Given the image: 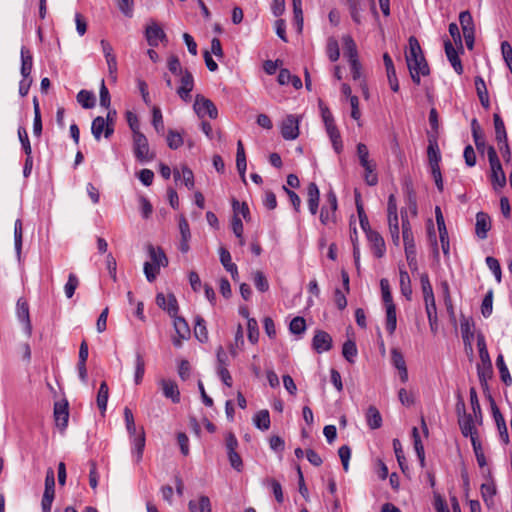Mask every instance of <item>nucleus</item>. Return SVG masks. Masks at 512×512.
Here are the masks:
<instances>
[{
    "mask_svg": "<svg viewBox=\"0 0 512 512\" xmlns=\"http://www.w3.org/2000/svg\"><path fill=\"white\" fill-rule=\"evenodd\" d=\"M459 22L463 31V34L466 32L475 31L474 21L472 15L469 11H462L459 15Z\"/></svg>",
    "mask_w": 512,
    "mask_h": 512,
    "instance_id": "nucleus-43",
    "label": "nucleus"
},
{
    "mask_svg": "<svg viewBox=\"0 0 512 512\" xmlns=\"http://www.w3.org/2000/svg\"><path fill=\"white\" fill-rule=\"evenodd\" d=\"M427 155H428V160H429V164L431 167V171L439 170L440 169L439 162L441 161V155H440L439 147H438V144L436 141L429 142V146L427 149Z\"/></svg>",
    "mask_w": 512,
    "mask_h": 512,
    "instance_id": "nucleus-25",
    "label": "nucleus"
},
{
    "mask_svg": "<svg viewBox=\"0 0 512 512\" xmlns=\"http://www.w3.org/2000/svg\"><path fill=\"white\" fill-rule=\"evenodd\" d=\"M488 160L491 167V181L494 187H503L506 184V177L502 169V165L494 147L489 146L487 149Z\"/></svg>",
    "mask_w": 512,
    "mask_h": 512,
    "instance_id": "nucleus-3",
    "label": "nucleus"
},
{
    "mask_svg": "<svg viewBox=\"0 0 512 512\" xmlns=\"http://www.w3.org/2000/svg\"><path fill=\"white\" fill-rule=\"evenodd\" d=\"M156 303L160 308L167 310L168 313L172 316H175L178 311L177 300L172 294L168 295L167 297L162 293L157 294Z\"/></svg>",
    "mask_w": 512,
    "mask_h": 512,
    "instance_id": "nucleus-16",
    "label": "nucleus"
},
{
    "mask_svg": "<svg viewBox=\"0 0 512 512\" xmlns=\"http://www.w3.org/2000/svg\"><path fill=\"white\" fill-rule=\"evenodd\" d=\"M344 56L348 59V62H355L359 60L358 50L355 41L350 35H344L342 37Z\"/></svg>",
    "mask_w": 512,
    "mask_h": 512,
    "instance_id": "nucleus-18",
    "label": "nucleus"
},
{
    "mask_svg": "<svg viewBox=\"0 0 512 512\" xmlns=\"http://www.w3.org/2000/svg\"><path fill=\"white\" fill-rule=\"evenodd\" d=\"M425 310L429 321L430 330L433 335H436L439 329L436 303L432 304V306L425 305Z\"/></svg>",
    "mask_w": 512,
    "mask_h": 512,
    "instance_id": "nucleus-35",
    "label": "nucleus"
},
{
    "mask_svg": "<svg viewBox=\"0 0 512 512\" xmlns=\"http://www.w3.org/2000/svg\"><path fill=\"white\" fill-rule=\"evenodd\" d=\"M91 132L95 140L99 141L102 134L105 138H110L114 132V127L112 123H108L103 117L98 116L92 121Z\"/></svg>",
    "mask_w": 512,
    "mask_h": 512,
    "instance_id": "nucleus-6",
    "label": "nucleus"
},
{
    "mask_svg": "<svg viewBox=\"0 0 512 512\" xmlns=\"http://www.w3.org/2000/svg\"><path fill=\"white\" fill-rule=\"evenodd\" d=\"M289 330L291 333L296 334V335L304 333L306 330L305 319L300 316L293 318L290 322Z\"/></svg>",
    "mask_w": 512,
    "mask_h": 512,
    "instance_id": "nucleus-50",
    "label": "nucleus"
},
{
    "mask_svg": "<svg viewBox=\"0 0 512 512\" xmlns=\"http://www.w3.org/2000/svg\"><path fill=\"white\" fill-rule=\"evenodd\" d=\"M328 206H323L320 211V221L323 225L336 223V210L338 207L336 194L330 190L326 195Z\"/></svg>",
    "mask_w": 512,
    "mask_h": 512,
    "instance_id": "nucleus-5",
    "label": "nucleus"
},
{
    "mask_svg": "<svg viewBox=\"0 0 512 512\" xmlns=\"http://www.w3.org/2000/svg\"><path fill=\"white\" fill-rule=\"evenodd\" d=\"M160 267L152 262L144 263V273L149 282H153L159 274Z\"/></svg>",
    "mask_w": 512,
    "mask_h": 512,
    "instance_id": "nucleus-63",
    "label": "nucleus"
},
{
    "mask_svg": "<svg viewBox=\"0 0 512 512\" xmlns=\"http://www.w3.org/2000/svg\"><path fill=\"white\" fill-rule=\"evenodd\" d=\"M401 214H402V237H403L405 251L416 249L410 223H409L407 217L404 216L403 212Z\"/></svg>",
    "mask_w": 512,
    "mask_h": 512,
    "instance_id": "nucleus-22",
    "label": "nucleus"
},
{
    "mask_svg": "<svg viewBox=\"0 0 512 512\" xmlns=\"http://www.w3.org/2000/svg\"><path fill=\"white\" fill-rule=\"evenodd\" d=\"M444 48L445 54L449 62L451 63L453 69L458 75H461L463 73V66L458 56L457 50L454 48L449 39L444 40Z\"/></svg>",
    "mask_w": 512,
    "mask_h": 512,
    "instance_id": "nucleus-13",
    "label": "nucleus"
},
{
    "mask_svg": "<svg viewBox=\"0 0 512 512\" xmlns=\"http://www.w3.org/2000/svg\"><path fill=\"white\" fill-rule=\"evenodd\" d=\"M393 449H394L398 464H399L401 470L404 472L405 468H407L406 459H405L402 445H401V442L399 441V439H393Z\"/></svg>",
    "mask_w": 512,
    "mask_h": 512,
    "instance_id": "nucleus-52",
    "label": "nucleus"
},
{
    "mask_svg": "<svg viewBox=\"0 0 512 512\" xmlns=\"http://www.w3.org/2000/svg\"><path fill=\"white\" fill-rule=\"evenodd\" d=\"M420 283H421V288H422L423 299H424L425 305L432 306V304H435V297H434L433 288H432V285L430 283L429 276L427 273H422L420 275Z\"/></svg>",
    "mask_w": 512,
    "mask_h": 512,
    "instance_id": "nucleus-20",
    "label": "nucleus"
},
{
    "mask_svg": "<svg viewBox=\"0 0 512 512\" xmlns=\"http://www.w3.org/2000/svg\"><path fill=\"white\" fill-rule=\"evenodd\" d=\"M494 127H495V138L498 144H503L504 148L509 152V146L507 143V133L503 120L498 114H494Z\"/></svg>",
    "mask_w": 512,
    "mask_h": 512,
    "instance_id": "nucleus-19",
    "label": "nucleus"
},
{
    "mask_svg": "<svg viewBox=\"0 0 512 512\" xmlns=\"http://www.w3.org/2000/svg\"><path fill=\"white\" fill-rule=\"evenodd\" d=\"M152 125L155 128L156 132L159 134H163L164 132V122L162 112L159 107L154 106L152 109Z\"/></svg>",
    "mask_w": 512,
    "mask_h": 512,
    "instance_id": "nucleus-46",
    "label": "nucleus"
},
{
    "mask_svg": "<svg viewBox=\"0 0 512 512\" xmlns=\"http://www.w3.org/2000/svg\"><path fill=\"white\" fill-rule=\"evenodd\" d=\"M254 425L262 430L266 431L270 427V415L268 410H260L253 418Z\"/></svg>",
    "mask_w": 512,
    "mask_h": 512,
    "instance_id": "nucleus-33",
    "label": "nucleus"
},
{
    "mask_svg": "<svg viewBox=\"0 0 512 512\" xmlns=\"http://www.w3.org/2000/svg\"><path fill=\"white\" fill-rule=\"evenodd\" d=\"M248 339L252 344H255L259 338L258 323L254 318H248L247 321Z\"/></svg>",
    "mask_w": 512,
    "mask_h": 512,
    "instance_id": "nucleus-51",
    "label": "nucleus"
},
{
    "mask_svg": "<svg viewBox=\"0 0 512 512\" xmlns=\"http://www.w3.org/2000/svg\"><path fill=\"white\" fill-rule=\"evenodd\" d=\"M22 237H23L22 220L17 219L15 221V225H14V244H15V251H16V254L18 257H20V255H21Z\"/></svg>",
    "mask_w": 512,
    "mask_h": 512,
    "instance_id": "nucleus-42",
    "label": "nucleus"
},
{
    "mask_svg": "<svg viewBox=\"0 0 512 512\" xmlns=\"http://www.w3.org/2000/svg\"><path fill=\"white\" fill-rule=\"evenodd\" d=\"M391 363L397 370L407 367L403 354L397 348L391 349Z\"/></svg>",
    "mask_w": 512,
    "mask_h": 512,
    "instance_id": "nucleus-59",
    "label": "nucleus"
},
{
    "mask_svg": "<svg viewBox=\"0 0 512 512\" xmlns=\"http://www.w3.org/2000/svg\"><path fill=\"white\" fill-rule=\"evenodd\" d=\"M380 288H381V292H382V299H383L385 306L389 305V304H394L391 290H390V284L386 278H383L380 280Z\"/></svg>",
    "mask_w": 512,
    "mask_h": 512,
    "instance_id": "nucleus-58",
    "label": "nucleus"
},
{
    "mask_svg": "<svg viewBox=\"0 0 512 512\" xmlns=\"http://www.w3.org/2000/svg\"><path fill=\"white\" fill-rule=\"evenodd\" d=\"M167 144L169 148L176 150L183 145V138L180 133L169 130L167 135Z\"/></svg>",
    "mask_w": 512,
    "mask_h": 512,
    "instance_id": "nucleus-54",
    "label": "nucleus"
},
{
    "mask_svg": "<svg viewBox=\"0 0 512 512\" xmlns=\"http://www.w3.org/2000/svg\"><path fill=\"white\" fill-rule=\"evenodd\" d=\"M343 357L350 363L354 362V358L357 356V347L354 341L347 340L343 344L342 348Z\"/></svg>",
    "mask_w": 512,
    "mask_h": 512,
    "instance_id": "nucleus-45",
    "label": "nucleus"
},
{
    "mask_svg": "<svg viewBox=\"0 0 512 512\" xmlns=\"http://www.w3.org/2000/svg\"><path fill=\"white\" fill-rule=\"evenodd\" d=\"M149 256L151 262L159 267H166L168 265V259L161 248H154L152 245L148 247Z\"/></svg>",
    "mask_w": 512,
    "mask_h": 512,
    "instance_id": "nucleus-32",
    "label": "nucleus"
},
{
    "mask_svg": "<svg viewBox=\"0 0 512 512\" xmlns=\"http://www.w3.org/2000/svg\"><path fill=\"white\" fill-rule=\"evenodd\" d=\"M485 261H486V264L489 267V269L494 274L496 281L498 283H500L501 282L502 272H501V266H500L499 261L496 258L492 257V256L486 257Z\"/></svg>",
    "mask_w": 512,
    "mask_h": 512,
    "instance_id": "nucleus-56",
    "label": "nucleus"
},
{
    "mask_svg": "<svg viewBox=\"0 0 512 512\" xmlns=\"http://www.w3.org/2000/svg\"><path fill=\"white\" fill-rule=\"evenodd\" d=\"M195 337L202 343L207 342L208 340V331L205 325V320L201 316H197L195 318V327H194Z\"/></svg>",
    "mask_w": 512,
    "mask_h": 512,
    "instance_id": "nucleus-36",
    "label": "nucleus"
},
{
    "mask_svg": "<svg viewBox=\"0 0 512 512\" xmlns=\"http://www.w3.org/2000/svg\"><path fill=\"white\" fill-rule=\"evenodd\" d=\"M77 101L85 109H91L95 106V95L87 90H81L77 94Z\"/></svg>",
    "mask_w": 512,
    "mask_h": 512,
    "instance_id": "nucleus-41",
    "label": "nucleus"
},
{
    "mask_svg": "<svg viewBox=\"0 0 512 512\" xmlns=\"http://www.w3.org/2000/svg\"><path fill=\"white\" fill-rule=\"evenodd\" d=\"M167 66L169 71L176 76H181L185 71L182 69L179 58L175 55L168 58Z\"/></svg>",
    "mask_w": 512,
    "mask_h": 512,
    "instance_id": "nucleus-60",
    "label": "nucleus"
},
{
    "mask_svg": "<svg viewBox=\"0 0 512 512\" xmlns=\"http://www.w3.org/2000/svg\"><path fill=\"white\" fill-rule=\"evenodd\" d=\"M174 327L181 339H187L190 336V328L184 318L175 317Z\"/></svg>",
    "mask_w": 512,
    "mask_h": 512,
    "instance_id": "nucleus-44",
    "label": "nucleus"
},
{
    "mask_svg": "<svg viewBox=\"0 0 512 512\" xmlns=\"http://www.w3.org/2000/svg\"><path fill=\"white\" fill-rule=\"evenodd\" d=\"M458 422L461 429V433L463 434L464 437L469 436L471 439L472 437L477 436V431L474 426V420L471 414L458 418Z\"/></svg>",
    "mask_w": 512,
    "mask_h": 512,
    "instance_id": "nucleus-23",
    "label": "nucleus"
},
{
    "mask_svg": "<svg viewBox=\"0 0 512 512\" xmlns=\"http://www.w3.org/2000/svg\"><path fill=\"white\" fill-rule=\"evenodd\" d=\"M159 383L166 398L171 399L173 403L180 402V391L175 381L162 379Z\"/></svg>",
    "mask_w": 512,
    "mask_h": 512,
    "instance_id": "nucleus-14",
    "label": "nucleus"
},
{
    "mask_svg": "<svg viewBox=\"0 0 512 512\" xmlns=\"http://www.w3.org/2000/svg\"><path fill=\"white\" fill-rule=\"evenodd\" d=\"M493 310V290H489L481 304V313L485 318H488L492 314Z\"/></svg>",
    "mask_w": 512,
    "mask_h": 512,
    "instance_id": "nucleus-49",
    "label": "nucleus"
},
{
    "mask_svg": "<svg viewBox=\"0 0 512 512\" xmlns=\"http://www.w3.org/2000/svg\"><path fill=\"white\" fill-rule=\"evenodd\" d=\"M16 306H17V316L21 322L25 323L26 331H27L28 335H30L31 331H32V325H31L30 316H29L28 303L23 298H20V299H18Z\"/></svg>",
    "mask_w": 512,
    "mask_h": 512,
    "instance_id": "nucleus-21",
    "label": "nucleus"
},
{
    "mask_svg": "<svg viewBox=\"0 0 512 512\" xmlns=\"http://www.w3.org/2000/svg\"><path fill=\"white\" fill-rule=\"evenodd\" d=\"M193 108L200 118L208 116L210 119H216L218 116V110L215 104L201 94L195 96Z\"/></svg>",
    "mask_w": 512,
    "mask_h": 512,
    "instance_id": "nucleus-4",
    "label": "nucleus"
},
{
    "mask_svg": "<svg viewBox=\"0 0 512 512\" xmlns=\"http://www.w3.org/2000/svg\"><path fill=\"white\" fill-rule=\"evenodd\" d=\"M470 403H471V407H472V410H473V414H474V417H475V421L479 424L482 423V412H481V407H480V403H479V400H478V396H477V392L475 390V388H470Z\"/></svg>",
    "mask_w": 512,
    "mask_h": 512,
    "instance_id": "nucleus-40",
    "label": "nucleus"
},
{
    "mask_svg": "<svg viewBox=\"0 0 512 512\" xmlns=\"http://www.w3.org/2000/svg\"><path fill=\"white\" fill-rule=\"evenodd\" d=\"M281 135L285 140H294L299 135V119L288 115L281 124Z\"/></svg>",
    "mask_w": 512,
    "mask_h": 512,
    "instance_id": "nucleus-7",
    "label": "nucleus"
},
{
    "mask_svg": "<svg viewBox=\"0 0 512 512\" xmlns=\"http://www.w3.org/2000/svg\"><path fill=\"white\" fill-rule=\"evenodd\" d=\"M78 285L79 280L77 276L73 273H70L68 276L67 283L64 286V291L67 298H72Z\"/></svg>",
    "mask_w": 512,
    "mask_h": 512,
    "instance_id": "nucleus-55",
    "label": "nucleus"
},
{
    "mask_svg": "<svg viewBox=\"0 0 512 512\" xmlns=\"http://www.w3.org/2000/svg\"><path fill=\"white\" fill-rule=\"evenodd\" d=\"M400 276V290L402 295L407 299L411 300L412 297V287L411 280L408 272L400 267L399 269Z\"/></svg>",
    "mask_w": 512,
    "mask_h": 512,
    "instance_id": "nucleus-29",
    "label": "nucleus"
},
{
    "mask_svg": "<svg viewBox=\"0 0 512 512\" xmlns=\"http://www.w3.org/2000/svg\"><path fill=\"white\" fill-rule=\"evenodd\" d=\"M54 419L56 426L61 430H64L67 427L69 419V410L68 402L66 400L55 402Z\"/></svg>",
    "mask_w": 512,
    "mask_h": 512,
    "instance_id": "nucleus-9",
    "label": "nucleus"
},
{
    "mask_svg": "<svg viewBox=\"0 0 512 512\" xmlns=\"http://www.w3.org/2000/svg\"><path fill=\"white\" fill-rule=\"evenodd\" d=\"M18 137H19V140L21 142L22 148H23L26 156H29L30 154H32L31 144H30V141L28 138L27 131L24 127H19Z\"/></svg>",
    "mask_w": 512,
    "mask_h": 512,
    "instance_id": "nucleus-61",
    "label": "nucleus"
},
{
    "mask_svg": "<svg viewBox=\"0 0 512 512\" xmlns=\"http://www.w3.org/2000/svg\"><path fill=\"white\" fill-rule=\"evenodd\" d=\"M355 202H356V208H357L360 226L365 233H368V231H371V228H370L368 217L364 211V207H363V204L360 199V194L358 192H356V195H355Z\"/></svg>",
    "mask_w": 512,
    "mask_h": 512,
    "instance_id": "nucleus-31",
    "label": "nucleus"
},
{
    "mask_svg": "<svg viewBox=\"0 0 512 512\" xmlns=\"http://www.w3.org/2000/svg\"><path fill=\"white\" fill-rule=\"evenodd\" d=\"M109 397V388L105 381L100 384L98 394H97V406L101 410V412H105L107 408V402Z\"/></svg>",
    "mask_w": 512,
    "mask_h": 512,
    "instance_id": "nucleus-37",
    "label": "nucleus"
},
{
    "mask_svg": "<svg viewBox=\"0 0 512 512\" xmlns=\"http://www.w3.org/2000/svg\"><path fill=\"white\" fill-rule=\"evenodd\" d=\"M471 130H472V136L475 143L476 148L483 152L485 148V139L484 135L481 129L480 124L478 123L477 119L474 118L471 121Z\"/></svg>",
    "mask_w": 512,
    "mask_h": 512,
    "instance_id": "nucleus-28",
    "label": "nucleus"
},
{
    "mask_svg": "<svg viewBox=\"0 0 512 512\" xmlns=\"http://www.w3.org/2000/svg\"><path fill=\"white\" fill-rule=\"evenodd\" d=\"M496 366L499 370V373H500V378L502 380V382L509 386L512 384V377L509 373V370H508V367L507 365L505 364V361H504V357L502 354H499L497 356V359H496Z\"/></svg>",
    "mask_w": 512,
    "mask_h": 512,
    "instance_id": "nucleus-34",
    "label": "nucleus"
},
{
    "mask_svg": "<svg viewBox=\"0 0 512 512\" xmlns=\"http://www.w3.org/2000/svg\"><path fill=\"white\" fill-rule=\"evenodd\" d=\"M307 203L309 211L312 215H315L318 211L320 192L316 183L311 182L307 187Z\"/></svg>",
    "mask_w": 512,
    "mask_h": 512,
    "instance_id": "nucleus-17",
    "label": "nucleus"
},
{
    "mask_svg": "<svg viewBox=\"0 0 512 512\" xmlns=\"http://www.w3.org/2000/svg\"><path fill=\"white\" fill-rule=\"evenodd\" d=\"M174 178H175V180L182 178L185 186L188 189H192L194 187V175H193L192 170L190 168H188L187 166L182 167L181 174L175 170Z\"/></svg>",
    "mask_w": 512,
    "mask_h": 512,
    "instance_id": "nucleus-38",
    "label": "nucleus"
},
{
    "mask_svg": "<svg viewBox=\"0 0 512 512\" xmlns=\"http://www.w3.org/2000/svg\"><path fill=\"white\" fill-rule=\"evenodd\" d=\"M312 346L317 353L328 351L332 347V338L327 332L318 330L313 337Z\"/></svg>",
    "mask_w": 512,
    "mask_h": 512,
    "instance_id": "nucleus-11",
    "label": "nucleus"
},
{
    "mask_svg": "<svg viewBox=\"0 0 512 512\" xmlns=\"http://www.w3.org/2000/svg\"><path fill=\"white\" fill-rule=\"evenodd\" d=\"M405 58L412 81L416 85H419L421 83L420 77L428 76L430 74V68L423 55L420 44L414 36L409 38V50L406 52Z\"/></svg>",
    "mask_w": 512,
    "mask_h": 512,
    "instance_id": "nucleus-1",
    "label": "nucleus"
},
{
    "mask_svg": "<svg viewBox=\"0 0 512 512\" xmlns=\"http://www.w3.org/2000/svg\"><path fill=\"white\" fill-rule=\"evenodd\" d=\"M133 153L135 158L141 162H150L155 158V153L150 150L147 137L141 132L132 136Z\"/></svg>",
    "mask_w": 512,
    "mask_h": 512,
    "instance_id": "nucleus-2",
    "label": "nucleus"
},
{
    "mask_svg": "<svg viewBox=\"0 0 512 512\" xmlns=\"http://www.w3.org/2000/svg\"><path fill=\"white\" fill-rule=\"evenodd\" d=\"M144 373H145V362H144L142 355L139 352H137L136 360H135V377H134L136 385L141 383Z\"/></svg>",
    "mask_w": 512,
    "mask_h": 512,
    "instance_id": "nucleus-47",
    "label": "nucleus"
},
{
    "mask_svg": "<svg viewBox=\"0 0 512 512\" xmlns=\"http://www.w3.org/2000/svg\"><path fill=\"white\" fill-rule=\"evenodd\" d=\"M33 66V58L26 47L21 48V75L23 78H29Z\"/></svg>",
    "mask_w": 512,
    "mask_h": 512,
    "instance_id": "nucleus-26",
    "label": "nucleus"
},
{
    "mask_svg": "<svg viewBox=\"0 0 512 512\" xmlns=\"http://www.w3.org/2000/svg\"><path fill=\"white\" fill-rule=\"evenodd\" d=\"M365 416L367 424L371 429H378L382 426V416L375 406H369Z\"/></svg>",
    "mask_w": 512,
    "mask_h": 512,
    "instance_id": "nucleus-27",
    "label": "nucleus"
},
{
    "mask_svg": "<svg viewBox=\"0 0 512 512\" xmlns=\"http://www.w3.org/2000/svg\"><path fill=\"white\" fill-rule=\"evenodd\" d=\"M481 494L486 503L489 500H492L494 495L496 494V487L493 482L483 483L481 485Z\"/></svg>",
    "mask_w": 512,
    "mask_h": 512,
    "instance_id": "nucleus-64",
    "label": "nucleus"
},
{
    "mask_svg": "<svg viewBox=\"0 0 512 512\" xmlns=\"http://www.w3.org/2000/svg\"><path fill=\"white\" fill-rule=\"evenodd\" d=\"M326 53L331 62H336L340 57L338 41L334 37H329L326 45Z\"/></svg>",
    "mask_w": 512,
    "mask_h": 512,
    "instance_id": "nucleus-39",
    "label": "nucleus"
},
{
    "mask_svg": "<svg viewBox=\"0 0 512 512\" xmlns=\"http://www.w3.org/2000/svg\"><path fill=\"white\" fill-rule=\"evenodd\" d=\"M362 167L365 170V175H364L365 182L369 186H375L378 183V177L374 173L376 164L372 161V162L366 164V166H362Z\"/></svg>",
    "mask_w": 512,
    "mask_h": 512,
    "instance_id": "nucleus-48",
    "label": "nucleus"
},
{
    "mask_svg": "<svg viewBox=\"0 0 512 512\" xmlns=\"http://www.w3.org/2000/svg\"><path fill=\"white\" fill-rule=\"evenodd\" d=\"M253 280L255 287L260 292H266L269 289V283L267 281L266 276L262 271H256L253 274Z\"/></svg>",
    "mask_w": 512,
    "mask_h": 512,
    "instance_id": "nucleus-53",
    "label": "nucleus"
},
{
    "mask_svg": "<svg viewBox=\"0 0 512 512\" xmlns=\"http://www.w3.org/2000/svg\"><path fill=\"white\" fill-rule=\"evenodd\" d=\"M145 36L148 44L153 47L158 46L159 42L166 38L163 29L155 22L147 26Z\"/></svg>",
    "mask_w": 512,
    "mask_h": 512,
    "instance_id": "nucleus-12",
    "label": "nucleus"
},
{
    "mask_svg": "<svg viewBox=\"0 0 512 512\" xmlns=\"http://www.w3.org/2000/svg\"><path fill=\"white\" fill-rule=\"evenodd\" d=\"M326 132L332 142L333 148L337 154H340L343 150V143L341 136L335 122L325 126Z\"/></svg>",
    "mask_w": 512,
    "mask_h": 512,
    "instance_id": "nucleus-24",
    "label": "nucleus"
},
{
    "mask_svg": "<svg viewBox=\"0 0 512 512\" xmlns=\"http://www.w3.org/2000/svg\"><path fill=\"white\" fill-rule=\"evenodd\" d=\"M491 228L490 217L484 212H478L476 215L475 232L480 239L487 237V232Z\"/></svg>",
    "mask_w": 512,
    "mask_h": 512,
    "instance_id": "nucleus-15",
    "label": "nucleus"
},
{
    "mask_svg": "<svg viewBox=\"0 0 512 512\" xmlns=\"http://www.w3.org/2000/svg\"><path fill=\"white\" fill-rule=\"evenodd\" d=\"M124 418H125V424L126 429L130 436H135L137 434L135 422H134V416L130 408L125 407L124 408Z\"/></svg>",
    "mask_w": 512,
    "mask_h": 512,
    "instance_id": "nucleus-57",
    "label": "nucleus"
},
{
    "mask_svg": "<svg viewBox=\"0 0 512 512\" xmlns=\"http://www.w3.org/2000/svg\"><path fill=\"white\" fill-rule=\"evenodd\" d=\"M386 308V330L390 335L394 334L397 326V317H396V306L395 304H389L385 306Z\"/></svg>",
    "mask_w": 512,
    "mask_h": 512,
    "instance_id": "nucleus-30",
    "label": "nucleus"
},
{
    "mask_svg": "<svg viewBox=\"0 0 512 512\" xmlns=\"http://www.w3.org/2000/svg\"><path fill=\"white\" fill-rule=\"evenodd\" d=\"M366 236L370 243L371 250L374 256L377 258L383 257L386 248L382 236L378 232L373 230L368 231V233H366Z\"/></svg>",
    "mask_w": 512,
    "mask_h": 512,
    "instance_id": "nucleus-10",
    "label": "nucleus"
},
{
    "mask_svg": "<svg viewBox=\"0 0 512 512\" xmlns=\"http://www.w3.org/2000/svg\"><path fill=\"white\" fill-rule=\"evenodd\" d=\"M193 87V75L188 70H185L184 73L181 75L180 86L177 89V94L183 101L189 102L191 100L190 92L193 90Z\"/></svg>",
    "mask_w": 512,
    "mask_h": 512,
    "instance_id": "nucleus-8",
    "label": "nucleus"
},
{
    "mask_svg": "<svg viewBox=\"0 0 512 512\" xmlns=\"http://www.w3.org/2000/svg\"><path fill=\"white\" fill-rule=\"evenodd\" d=\"M266 483L270 485L276 501L278 503H282L284 501V496L281 484L273 478L267 479Z\"/></svg>",
    "mask_w": 512,
    "mask_h": 512,
    "instance_id": "nucleus-62",
    "label": "nucleus"
}]
</instances>
